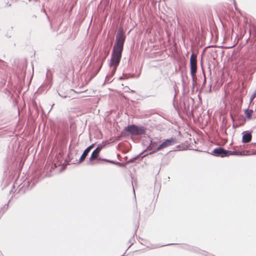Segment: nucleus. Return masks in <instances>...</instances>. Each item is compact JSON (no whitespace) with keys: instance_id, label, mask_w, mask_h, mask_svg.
<instances>
[{"instance_id":"obj_1","label":"nucleus","mask_w":256,"mask_h":256,"mask_svg":"<svg viewBox=\"0 0 256 256\" xmlns=\"http://www.w3.org/2000/svg\"><path fill=\"white\" fill-rule=\"evenodd\" d=\"M125 38L122 29L120 28L116 35V42L113 47L109 66H118L122 58Z\"/></svg>"},{"instance_id":"obj_2","label":"nucleus","mask_w":256,"mask_h":256,"mask_svg":"<svg viewBox=\"0 0 256 256\" xmlns=\"http://www.w3.org/2000/svg\"><path fill=\"white\" fill-rule=\"evenodd\" d=\"M190 70L193 84L196 82V72L197 70V56L194 54H191L190 58Z\"/></svg>"},{"instance_id":"obj_3","label":"nucleus","mask_w":256,"mask_h":256,"mask_svg":"<svg viewBox=\"0 0 256 256\" xmlns=\"http://www.w3.org/2000/svg\"><path fill=\"white\" fill-rule=\"evenodd\" d=\"M125 130L132 135H140L145 133V128L143 126H138L132 124L126 127Z\"/></svg>"},{"instance_id":"obj_4","label":"nucleus","mask_w":256,"mask_h":256,"mask_svg":"<svg viewBox=\"0 0 256 256\" xmlns=\"http://www.w3.org/2000/svg\"><path fill=\"white\" fill-rule=\"evenodd\" d=\"M176 142V140L173 138L165 140L162 144L154 149V152H157L170 146H173Z\"/></svg>"},{"instance_id":"obj_5","label":"nucleus","mask_w":256,"mask_h":256,"mask_svg":"<svg viewBox=\"0 0 256 256\" xmlns=\"http://www.w3.org/2000/svg\"><path fill=\"white\" fill-rule=\"evenodd\" d=\"M228 150H225L222 148H216L212 151V154L215 156L225 157L228 156Z\"/></svg>"},{"instance_id":"obj_6","label":"nucleus","mask_w":256,"mask_h":256,"mask_svg":"<svg viewBox=\"0 0 256 256\" xmlns=\"http://www.w3.org/2000/svg\"><path fill=\"white\" fill-rule=\"evenodd\" d=\"M242 142L248 143L250 142L252 138V134L248 131H244L242 133Z\"/></svg>"},{"instance_id":"obj_7","label":"nucleus","mask_w":256,"mask_h":256,"mask_svg":"<svg viewBox=\"0 0 256 256\" xmlns=\"http://www.w3.org/2000/svg\"><path fill=\"white\" fill-rule=\"evenodd\" d=\"M102 147V146H98L92 152L90 157V158L88 164H92V161L96 158L98 156L99 152L101 150Z\"/></svg>"},{"instance_id":"obj_8","label":"nucleus","mask_w":256,"mask_h":256,"mask_svg":"<svg viewBox=\"0 0 256 256\" xmlns=\"http://www.w3.org/2000/svg\"><path fill=\"white\" fill-rule=\"evenodd\" d=\"M254 112L251 110H244V114L246 118L248 120H250Z\"/></svg>"},{"instance_id":"obj_9","label":"nucleus","mask_w":256,"mask_h":256,"mask_svg":"<svg viewBox=\"0 0 256 256\" xmlns=\"http://www.w3.org/2000/svg\"><path fill=\"white\" fill-rule=\"evenodd\" d=\"M89 152H90L88 151V149H86L84 150L83 154H82V156H80V158L79 159V160H78L79 163L82 162L85 159V158L88 156Z\"/></svg>"},{"instance_id":"obj_10","label":"nucleus","mask_w":256,"mask_h":256,"mask_svg":"<svg viewBox=\"0 0 256 256\" xmlns=\"http://www.w3.org/2000/svg\"><path fill=\"white\" fill-rule=\"evenodd\" d=\"M228 156L230 155H238L242 156L244 155V152H236V151H231L228 150Z\"/></svg>"},{"instance_id":"obj_11","label":"nucleus","mask_w":256,"mask_h":256,"mask_svg":"<svg viewBox=\"0 0 256 256\" xmlns=\"http://www.w3.org/2000/svg\"><path fill=\"white\" fill-rule=\"evenodd\" d=\"M110 66L112 68V70L110 72V76H112L115 74L116 71V70L117 66Z\"/></svg>"},{"instance_id":"obj_12","label":"nucleus","mask_w":256,"mask_h":256,"mask_svg":"<svg viewBox=\"0 0 256 256\" xmlns=\"http://www.w3.org/2000/svg\"><path fill=\"white\" fill-rule=\"evenodd\" d=\"M150 146H151V149H154V144L152 143V141H151Z\"/></svg>"},{"instance_id":"obj_13","label":"nucleus","mask_w":256,"mask_h":256,"mask_svg":"<svg viewBox=\"0 0 256 256\" xmlns=\"http://www.w3.org/2000/svg\"><path fill=\"white\" fill-rule=\"evenodd\" d=\"M93 145L90 146L88 147L86 149H88V151L90 152L91 148H92Z\"/></svg>"},{"instance_id":"obj_14","label":"nucleus","mask_w":256,"mask_h":256,"mask_svg":"<svg viewBox=\"0 0 256 256\" xmlns=\"http://www.w3.org/2000/svg\"><path fill=\"white\" fill-rule=\"evenodd\" d=\"M252 96H256V90L254 92Z\"/></svg>"},{"instance_id":"obj_15","label":"nucleus","mask_w":256,"mask_h":256,"mask_svg":"<svg viewBox=\"0 0 256 256\" xmlns=\"http://www.w3.org/2000/svg\"><path fill=\"white\" fill-rule=\"evenodd\" d=\"M255 97H250V101H252Z\"/></svg>"},{"instance_id":"obj_16","label":"nucleus","mask_w":256,"mask_h":256,"mask_svg":"<svg viewBox=\"0 0 256 256\" xmlns=\"http://www.w3.org/2000/svg\"><path fill=\"white\" fill-rule=\"evenodd\" d=\"M116 164H118V165H120H120H121V164H120V163H119V162H117V163H116Z\"/></svg>"},{"instance_id":"obj_17","label":"nucleus","mask_w":256,"mask_h":256,"mask_svg":"<svg viewBox=\"0 0 256 256\" xmlns=\"http://www.w3.org/2000/svg\"><path fill=\"white\" fill-rule=\"evenodd\" d=\"M133 191L134 192V188H133Z\"/></svg>"},{"instance_id":"obj_18","label":"nucleus","mask_w":256,"mask_h":256,"mask_svg":"<svg viewBox=\"0 0 256 256\" xmlns=\"http://www.w3.org/2000/svg\"><path fill=\"white\" fill-rule=\"evenodd\" d=\"M112 162V163H114V162H112H112Z\"/></svg>"},{"instance_id":"obj_19","label":"nucleus","mask_w":256,"mask_h":256,"mask_svg":"<svg viewBox=\"0 0 256 256\" xmlns=\"http://www.w3.org/2000/svg\"><path fill=\"white\" fill-rule=\"evenodd\" d=\"M54 166H55V167H56V164H54Z\"/></svg>"}]
</instances>
